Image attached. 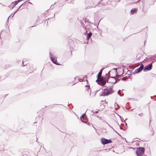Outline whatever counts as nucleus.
<instances>
[{
    "label": "nucleus",
    "mask_w": 156,
    "mask_h": 156,
    "mask_svg": "<svg viewBox=\"0 0 156 156\" xmlns=\"http://www.w3.org/2000/svg\"><path fill=\"white\" fill-rule=\"evenodd\" d=\"M106 78L104 77H101L100 78H97L96 82L98 84L101 86L104 85L107 82Z\"/></svg>",
    "instance_id": "7ed1b4c3"
},
{
    "label": "nucleus",
    "mask_w": 156,
    "mask_h": 156,
    "mask_svg": "<svg viewBox=\"0 0 156 156\" xmlns=\"http://www.w3.org/2000/svg\"><path fill=\"white\" fill-rule=\"evenodd\" d=\"M145 148L143 147H139L137 148L136 153L137 156H141L144 153Z\"/></svg>",
    "instance_id": "20e7f679"
},
{
    "label": "nucleus",
    "mask_w": 156,
    "mask_h": 156,
    "mask_svg": "<svg viewBox=\"0 0 156 156\" xmlns=\"http://www.w3.org/2000/svg\"><path fill=\"white\" fill-rule=\"evenodd\" d=\"M104 69V68H102L100 70V72L98 73V74L97 75V78H100L101 77V75L102 74V72L103 71V70Z\"/></svg>",
    "instance_id": "6e6552de"
},
{
    "label": "nucleus",
    "mask_w": 156,
    "mask_h": 156,
    "mask_svg": "<svg viewBox=\"0 0 156 156\" xmlns=\"http://www.w3.org/2000/svg\"><path fill=\"white\" fill-rule=\"evenodd\" d=\"M117 103H115V107L116 106V105H117Z\"/></svg>",
    "instance_id": "37998d69"
},
{
    "label": "nucleus",
    "mask_w": 156,
    "mask_h": 156,
    "mask_svg": "<svg viewBox=\"0 0 156 156\" xmlns=\"http://www.w3.org/2000/svg\"><path fill=\"white\" fill-rule=\"evenodd\" d=\"M50 58H51H51H53V57L51 56V53H50Z\"/></svg>",
    "instance_id": "bb28decb"
},
{
    "label": "nucleus",
    "mask_w": 156,
    "mask_h": 156,
    "mask_svg": "<svg viewBox=\"0 0 156 156\" xmlns=\"http://www.w3.org/2000/svg\"><path fill=\"white\" fill-rule=\"evenodd\" d=\"M119 117L120 119H121V122H123V121H124L123 118L121 116H120V115H119Z\"/></svg>",
    "instance_id": "f3484780"
},
{
    "label": "nucleus",
    "mask_w": 156,
    "mask_h": 156,
    "mask_svg": "<svg viewBox=\"0 0 156 156\" xmlns=\"http://www.w3.org/2000/svg\"><path fill=\"white\" fill-rule=\"evenodd\" d=\"M107 103V102H106L105 101H101V103H100V105H101V106H102V105H103L104 106H104V104L105 103Z\"/></svg>",
    "instance_id": "ddd939ff"
},
{
    "label": "nucleus",
    "mask_w": 156,
    "mask_h": 156,
    "mask_svg": "<svg viewBox=\"0 0 156 156\" xmlns=\"http://www.w3.org/2000/svg\"><path fill=\"white\" fill-rule=\"evenodd\" d=\"M117 106H119V105H118V104H117Z\"/></svg>",
    "instance_id": "09e8293b"
},
{
    "label": "nucleus",
    "mask_w": 156,
    "mask_h": 156,
    "mask_svg": "<svg viewBox=\"0 0 156 156\" xmlns=\"http://www.w3.org/2000/svg\"><path fill=\"white\" fill-rule=\"evenodd\" d=\"M87 9H89V8H90V6H88L87 7Z\"/></svg>",
    "instance_id": "c9c22d12"
},
{
    "label": "nucleus",
    "mask_w": 156,
    "mask_h": 156,
    "mask_svg": "<svg viewBox=\"0 0 156 156\" xmlns=\"http://www.w3.org/2000/svg\"><path fill=\"white\" fill-rule=\"evenodd\" d=\"M51 61L54 64L59 65H62L64 61L63 59H51Z\"/></svg>",
    "instance_id": "423d86ee"
},
{
    "label": "nucleus",
    "mask_w": 156,
    "mask_h": 156,
    "mask_svg": "<svg viewBox=\"0 0 156 156\" xmlns=\"http://www.w3.org/2000/svg\"><path fill=\"white\" fill-rule=\"evenodd\" d=\"M71 54L72 53V51H71Z\"/></svg>",
    "instance_id": "603ef678"
},
{
    "label": "nucleus",
    "mask_w": 156,
    "mask_h": 156,
    "mask_svg": "<svg viewBox=\"0 0 156 156\" xmlns=\"http://www.w3.org/2000/svg\"><path fill=\"white\" fill-rule=\"evenodd\" d=\"M123 122H125V123L126 126H127V123L126 122H125V121H123Z\"/></svg>",
    "instance_id": "7c9ffc66"
},
{
    "label": "nucleus",
    "mask_w": 156,
    "mask_h": 156,
    "mask_svg": "<svg viewBox=\"0 0 156 156\" xmlns=\"http://www.w3.org/2000/svg\"><path fill=\"white\" fill-rule=\"evenodd\" d=\"M100 4V3H98V5H99Z\"/></svg>",
    "instance_id": "13d9d810"
},
{
    "label": "nucleus",
    "mask_w": 156,
    "mask_h": 156,
    "mask_svg": "<svg viewBox=\"0 0 156 156\" xmlns=\"http://www.w3.org/2000/svg\"><path fill=\"white\" fill-rule=\"evenodd\" d=\"M137 11V9L136 8H134L132 9L130 11V12L132 14H134V13L136 12Z\"/></svg>",
    "instance_id": "9b49d317"
},
{
    "label": "nucleus",
    "mask_w": 156,
    "mask_h": 156,
    "mask_svg": "<svg viewBox=\"0 0 156 156\" xmlns=\"http://www.w3.org/2000/svg\"><path fill=\"white\" fill-rule=\"evenodd\" d=\"M48 22H49V20H48L47 21V23H48Z\"/></svg>",
    "instance_id": "de8ad7c7"
},
{
    "label": "nucleus",
    "mask_w": 156,
    "mask_h": 156,
    "mask_svg": "<svg viewBox=\"0 0 156 156\" xmlns=\"http://www.w3.org/2000/svg\"><path fill=\"white\" fill-rule=\"evenodd\" d=\"M142 70V69L140 68L139 67V68H137V69L135 70L134 73H137L140 72Z\"/></svg>",
    "instance_id": "1a4fd4ad"
},
{
    "label": "nucleus",
    "mask_w": 156,
    "mask_h": 156,
    "mask_svg": "<svg viewBox=\"0 0 156 156\" xmlns=\"http://www.w3.org/2000/svg\"><path fill=\"white\" fill-rule=\"evenodd\" d=\"M126 79L125 78V77H123L122 79V80H125Z\"/></svg>",
    "instance_id": "a878e982"
},
{
    "label": "nucleus",
    "mask_w": 156,
    "mask_h": 156,
    "mask_svg": "<svg viewBox=\"0 0 156 156\" xmlns=\"http://www.w3.org/2000/svg\"><path fill=\"white\" fill-rule=\"evenodd\" d=\"M90 95H91V93L90 92Z\"/></svg>",
    "instance_id": "864d4df0"
},
{
    "label": "nucleus",
    "mask_w": 156,
    "mask_h": 156,
    "mask_svg": "<svg viewBox=\"0 0 156 156\" xmlns=\"http://www.w3.org/2000/svg\"><path fill=\"white\" fill-rule=\"evenodd\" d=\"M86 21H85V23H86Z\"/></svg>",
    "instance_id": "bf43d9fd"
},
{
    "label": "nucleus",
    "mask_w": 156,
    "mask_h": 156,
    "mask_svg": "<svg viewBox=\"0 0 156 156\" xmlns=\"http://www.w3.org/2000/svg\"><path fill=\"white\" fill-rule=\"evenodd\" d=\"M85 113H84V114H83L81 116V118H83L84 115H85Z\"/></svg>",
    "instance_id": "4be33fe9"
},
{
    "label": "nucleus",
    "mask_w": 156,
    "mask_h": 156,
    "mask_svg": "<svg viewBox=\"0 0 156 156\" xmlns=\"http://www.w3.org/2000/svg\"><path fill=\"white\" fill-rule=\"evenodd\" d=\"M151 99H152V96H151Z\"/></svg>",
    "instance_id": "8fccbe9b"
},
{
    "label": "nucleus",
    "mask_w": 156,
    "mask_h": 156,
    "mask_svg": "<svg viewBox=\"0 0 156 156\" xmlns=\"http://www.w3.org/2000/svg\"><path fill=\"white\" fill-rule=\"evenodd\" d=\"M146 40H144V45L145 44V43H146Z\"/></svg>",
    "instance_id": "72a5a7b5"
},
{
    "label": "nucleus",
    "mask_w": 156,
    "mask_h": 156,
    "mask_svg": "<svg viewBox=\"0 0 156 156\" xmlns=\"http://www.w3.org/2000/svg\"><path fill=\"white\" fill-rule=\"evenodd\" d=\"M23 4H22L19 7V8L17 9H18V10L23 5Z\"/></svg>",
    "instance_id": "c756f323"
},
{
    "label": "nucleus",
    "mask_w": 156,
    "mask_h": 156,
    "mask_svg": "<svg viewBox=\"0 0 156 156\" xmlns=\"http://www.w3.org/2000/svg\"><path fill=\"white\" fill-rule=\"evenodd\" d=\"M141 0H138V1L137 2H135V3L137 4V3L139 2H140Z\"/></svg>",
    "instance_id": "cd10ccee"
},
{
    "label": "nucleus",
    "mask_w": 156,
    "mask_h": 156,
    "mask_svg": "<svg viewBox=\"0 0 156 156\" xmlns=\"http://www.w3.org/2000/svg\"><path fill=\"white\" fill-rule=\"evenodd\" d=\"M28 3H30V4H32L30 2H28Z\"/></svg>",
    "instance_id": "79ce46f5"
},
{
    "label": "nucleus",
    "mask_w": 156,
    "mask_h": 156,
    "mask_svg": "<svg viewBox=\"0 0 156 156\" xmlns=\"http://www.w3.org/2000/svg\"><path fill=\"white\" fill-rule=\"evenodd\" d=\"M23 0H18L16 2L18 4V3H19L20 2L22 1Z\"/></svg>",
    "instance_id": "aec40b11"
},
{
    "label": "nucleus",
    "mask_w": 156,
    "mask_h": 156,
    "mask_svg": "<svg viewBox=\"0 0 156 156\" xmlns=\"http://www.w3.org/2000/svg\"><path fill=\"white\" fill-rule=\"evenodd\" d=\"M48 22H49V20H48L47 21V23H48Z\"/></svg>",
    "instance_id": "49530a36"
},
{
    "label": "nucleus",
    "mask_w": 156,
    "mask_h": 156,
    "mask_svg": "<svg viewBox=\"0 0 156 156\" xmlns=\"http://www.w3.org/2000/svg\"><path fill=\"white\" fill-rule=\"evenodd\" d=\"M118 94H120V96H123V95H121V94H120V90H119L118 91Z\"/></svg>",
    "instance_id": "412c9836"
},
{
    "label": "nucleus",
    "mask_w": 156,
    "mask_h": 156,
    "mask_svg": "<svg viewBox=\"0 0 156 156\" xmlns=\"http://www.w3.org/2000/svg\"><path fill=\"white\" fill-rule=\"evenodd\" d=\"M156 58V54L154 55V56H152L151 57H149L148 58Z\"/></svg>",
    "instance_id": "4468645a"
},
{
    "label": "nucleus",
    "mask_w": 156,
    "mask_h": 156,
    "mask_svg": "<svg viewBox=\"0 0 156 156\" xmlns=\"http://www.w3.org/2000/svg\"><path fill=\"white\" fill-rule=\"evenodd\" d=\"M112 72L110 71L108 73H106L105 75V77L107 78V83H112L115 84L117 81H119L120 79H119V77H120L121 75L119 76V77L117 79H115V76H110V73Z\"/></svg>",
    "instance_id": "f257e3e1"
},
{
    "label": "nucleus",
    "mask_w": 156,
    "mask_h": 156,
    "mask_svg": "<svg viewBox=\"0 0 156 156\" xmlns=\"http://www.w3.org/2000/svg\"><path fill=\"white\" fill-rule=\"evenodd\" d=\"M127 119H125V120H126Z\"/></svg>",
    "instance_id": "4d7b16f0"
},
{
    "label": "nucleus",
    "mask_w": 156,
    "mask_h": 156,
    "mask_svg": "<svg viewBox=\"0 0 156 156\" xmlns=\"http://www.w3.org/2000/svg\"><path fill=\"white\" fill-rule=\"evenodd\" d=\"M140 68H141L142 69H143V68H144V65L143 64H141V65H140V66L139 67Z\"/></svg>",
    "instance_id": "6ab92c4d"
},
{
    "label": "nucleus",
    "mask_w": 156,
    "mask_h": 156,
    "mask_svg": "<svg viewBox=\"0 0 156 156\" xmlns=\"http://www.w3.org/2000/svg\"><path fill=\"white\" fill-rule=\"evenodd\" d=\"M92 33L91 32H89V33H87V39L88 40L91 37V36L92 35Z\"/></svg>",
    "instance_id": "f8f14e48"
},
{
    "label": "nucleus",
    "mask_w": 156,
    "mask_h": 156,
    "mask_svg": "<svg viewBox=\"0 0 156 156\" xmlns=\"http://www.w3.org/2000/svg\"><path fill=\"white\" fill-rule=\"evenodd\" d=\"M54 16H55V13L54 14Z\"/></svg>",
    "instance_id": "5fc2aeb1"
},
{
    "label": "nucleus",
    "mask_w": 156,
    "mask_h": 156,
    "mask_svg": "<svg viewBox=\"0 0 156 156\" xmlns=\"http://www.w3.org/2000/svg\"><path fill=\"white\" fill-rule=\"evenodd\" d=\"M154 77H156V75L154 74Z\"/></svg>",
    "instance_id": "ea45409f"
},
{
    "label": "nucleus",
    "mask_w": 156,
    "mask_h": 156,
    "mask_svg": "<svg viewBox=\"0 0 156 156\" xmlns=\"http://www.w3.org/2000/svg\"><path fill=\"white\" fill-rule=\"evenodd\" d=\"M155 61H156V59H153L151 63L145 67L143 69L144 71L146 72L152 69V63Z\"/></svg>",
    "instance_id": "39448f33"
},
{
    "label": "nucleus",
    "mask_w": 156,
    "mask_h": 156,
    "mask_svg": "<svg viewBox=\"0 0 156 156\" xmlns=\"http://www.w3.org/2000/svg\"><path fill=\"white\" fill-rule=\"evenodd\" d=\"M107 124L108 125V126L109 127H110V128H112V129H113L114 130H115V132H116L117 133V132H116V131H115V129H114L113 128H112V127H111V126H110L109 124H108H108Z\"/></svg>",
    "instance_id": "5701e85b"
},
{
    "label": "nucleus",
    "mask_w": 156,
    "mask_h": 156,
    "mask_svg": "<svg viewBox=\"0 0 156 156\" xmlns=\"http://www.w3.org/2000/svg\"><path fill=\"white\" fill-rule=\"evenodd\" d=\"M34 26H31V27H30V28H31V27H33Z\"/></svg>",
    "instance_id": "a18cd8bd"
},
{
    "label": "nucleus",
    "mask_w": 156,
    "mask_h": 156,
    "mask_svg": "<svg viewBox=\"0 0 156 156\" xmlns=\"http://www.w3.org/2000/svg\"><path fill=\"white\" fill-rule=\"evenodd\" d=\"M115 109L116 110L117 109V108H115Z\"/></svg>",
    "instance_id": "3c124183"
},
{
    "label": "nucleus",
    "mask_w": 156,
    "mask_h": 156,
    "mask_svg": "<svg viewBox=\"0 0 156 156\" xmlns=\"http://www.w3.org/2000/svg\"><path fill=\"white\" fill-rule=\"evenodd\" d=\"M78 79L79 81L80 82H82L83 81V79L78 78Z\"/></svg>",
    "instance_id": "b1692460"
},
{
    "label": "nucleus",
    "mask_w": 156,
    "mask_h": 156,
    "mask_svg": "<svg viewBox=\"0 0 156 156\" xmlns=\"http://www.w3.org/2000/svg\"><path fill=\"white\" fill-rule=\"evenodd\" d=\"M97 117H98L99 119H101V117H99V116H97Z\"/></svg>",
    "instance_id": "c85d7f7f"
},
{
    "label": "nucleus",
    "mask_w": 156,
    "mask_h": 156,
    "mask_svg": "<svg viewBox=\"0 0 156 156\" xmlns=\"http://www.w3.org/2000/svg\"><path fill=\"white\" fill-rule=\"evenodd\" d=\"M115 73H116V76H117V73H116V71H115Z\"/></svg>",
    "instance_id": "f704fd0d"
},
{
    "label": "nucleus",
    "mask_w": 156,
    "mask_h": 156,
    "mask_svg": "<svg viewBox=\"0 0 156 156\" xmlns=\"http://www.w3.org/2000/svg\"><path fill=\"white\" fill-rule=\"evenodd\" d=\"M18 10V9H17L15 11V12H17Z\"/></svg>",
    "instance_id": "58836bf2"
},
{
    "label": "nucleus",
    "mask_w": 156,
    "mask_h": 156,
    "mask_svg": "<svg viewBox=\"0 0 156 156\" xmlns=\"http://www.w3.org/2000/svg\"><path fill=\"white\" fill-rule=\"evenodd\" d=\"M11 16V15H10V16H9V17H8V19L6 21V23H8L9 22V17H10V16Z\"/></svg>",
    "instance_id": "393cba45"
},
{
    "label": "nucleus",
    "mask_w": 156,
    "mask_h": 156,
    "mask_svg": "<svg viewBox=\"0 0 156 156\" xmlns=\"http://www.w3.org/2000/svg\"><path fill=\"white\" fill-rule=\"evenodd\" d=\"M26 59H24L23 60H22V63H23V66H24L26 65L27 64V63H25V64H24V62L25 61H24V60H26Z\"/></svg>",
    "instance_id": "2eb2a0df"
},
{
    "label": "nucleus",
    "mask_w": 156,
    "mask_h": 156,
    "mask_svg": "<svg viewBox=\"0 0 156 156\" xmlns=\"http://www.w3.org/2000/svg\"><path fill=\"white\" fill-rule=\"evenodd\" d=\"M142 114V113H140V114H138V115H140V116H141L142 115H141V114Z\"/></svg>",
    "instance_id": "e433bc0d"
},
{
    "label": "nucleus",
    "mask_w": 156,
    "mask_h": 156,
    "mask_svg": "<svg viewBox=\"0 0 156 156\" xmlns=\"http://www.w3.org/2000/svg\"><path fill=\"white\" fill-rule=\"evenodd\" d=\"M101 142L102 144L105 145L111 143L112 141L111 140H108L105 138H102L101 139Z\"/></svg>",
    "instance_id": "0eeeda50"
},
{
    "label": "nucleus",
    "mask_w": 156,
    "mask_h": 156,
    "mask_svg": "<svg viewBox=\"0 0 156 156\" xmlns=\"http://www.w3.org/2000/svg\"><path fill=\"white\" fill-rule=\"evenodd\" d=\"M81 121L82 122H84H84H83V121L82 120V119H81Z\"/></svg>",
    "instance_id": "c03bdc74"
},
{
    "label": "nucleus",
    "mask_w": 156,
    "mask_h": 156,
    "mask_svg": "<svg viewBox=\"0 0 156 156\" xmlns=\"http://www.w3.org/2000/svg\"><path fill=\"white\" fill-rule=\"evenodd\" d=\"M112 86L107 87L104 90V91L102 92V94L100 96H105L112 94L114 92V91L112 90Z\"/></svg>",
    "instance_id": "f03ea898"
},
{
    "label": "nucleus",
    "mask_w": 156,
    "mask_h": 156,
    "mask_svg": "<svg viewBox=\"0 0 156 156\" xmlns=\"http://www.w3.org/2000/svg\"><path fill=\"white\" fill-rule=\"evenodd\" d=\"M15 13H16V12H14V13H13V15H14L15 14ZM13 16L12 17H13Z\"/></svg>",
    "instance_id": "a19ab883"
},
{
    "label": "nucleus",
    "mask_w": 156,
    "mask_h": 156,
    "mask_svg": "<svg viewBox=\"0 0 156 156\" xmlns=\"http://www.w3.org/2000/svg\"><path fill=\"white\" fill-rule=\"evenodd\" d=\"M56 2L54 3V4L52 5L50 7V8L52 9L54 8V5L55 4Z\"/></svg>",
    "instance_id": "dca6fc26"
},
{
    "label": "nucleus",
    "mask_w": 156,
    "mask_h": 156,
    "mask_svg": "<svg viewBox=\"0 0 156 156\" xmlns=\"http://www.w3.org/2000/svg\"><path fill=\"white\" fill-rule=\"evenodd\" d=\"M17 3L15 1L12 2L11 4V5H12V8H14L17 4Z\"/></svg>",
    "instance_id": "9d476101"
},
{
    "label": "nucleus",
    "mask_w": 156,
    "mask_h": 156,
    "mask_svg": "<svg viewBox=\"0 0 156 156\" xmlns=\"http://www.w3.org/2000/svg\"><path fill=\"white\" fill-rule=\"evenodd\" d=\"M77 78H78V77H76L74 78V80H76V79Z\"/></svg>",
    "instance_id": "473e14b6"
},
{
    "label": "nucleus",
    "mask_w": 156,
    "mask_h": 156,
    "mask_svg": "<svg viewBox=\"0 0 156 156\" xmlns=\"http://www.w3.org/2000/svg\"><path fill=\"white\" fill-rule=\"evenodd\" d=\"M101 120L102 122L108 124V123L105 120L103 119H101Z\"/></svg>",
    "instance_id": "a211bd4d"
},
{
    "label": "nucleus",
    "mask_w": 156,
    "mask_h": 156,
    "mask_svg": "<svg viewBox=\"0 0 156 156\" xmlns=\"http://www.w3.org/2000/svg\"><path fill=\"white\" fill-rule=\"evenodd\" d=\"M18 10V9H17L15 11V12H17Z\"/></svg>",
    "instance_id": "4c0bfd02"
},
{
    "label": "nucleus",
    "mask_w": 156,
    "mask_h": 156,
    "mask_svg": "<svg viewBox=\"0 0 156 156\" xmlns=\"http://www.w3.org/2000/svg\"><path fill=\"white\" fill-rule=\"evenodd\" d=\"M93 112L94 114H95V113H97L98 112V111H96L94 112L93 111Z\"/></svg>",
    "instance_id": "2f4dec72"
},
{
    "label": "nucleus",
    "mask_w": 156,
    "mask_h": 156,
    "mask_svg": "<svg viewBox=\"0 0 156 156\" xmlns=\"http://www.w3.org/2000/svg\"><path fill=\"white\" fill-rule=\"evenodd\" d=\"M75 83H74L73 84V85L75 84Z\"/></svg>",
    "instance_id": "6e6d98bb"
}]
</instances>
